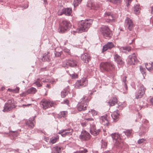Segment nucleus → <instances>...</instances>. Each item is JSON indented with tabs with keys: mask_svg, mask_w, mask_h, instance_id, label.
Returning a JSON list of instances; mask_svg holds the SVG:
<instances>
[{
	"mask_svg": "<svg viewBox=\"0 0 153 153\" xmlns=\"http://www.w3.org/2000/svg\"><path fill=\"white\" fill-rule=\"evenodd\" d=\"M126 78H127V77L126 76H125L124 77H123V81L124 83V87H125V89L127 90L128 89V87H127V83H126Z\"/></svg>",
	"mask_w": 153,
	"mask_h": 153,
	"instance_id": "obj_37",
	"label": "nucleus"
},
{
	"mask_svg": "<svg viewBox=\"0 0 153 153\" xmlns=\"http://www.w3.org/2000/svg\"><path fill=\"white\" fill-rule=\"evenodd\" d=\"M5 89V88L4 87H2L1 88L0 90H1V91H3V90H4Z\"/></svg>",
	"mask_w": 153,
	"mask_h": 153,
	"instance_id": "obj_56",
	"label": "nucleus"
},
{
	"mask_svg": "<svg viewBox=\"0 0 153 153\" xmlns=\"http://www.w3.org/2000/svg\"><path fill=\"white\" fill-rule=\"evenodd\" d=\"M87 152V150L85 149H82L79 151H76L74 153H85Z\"/></svg>",
	"mask_w": 153,
	"mask_h": 153,
	"instance_id": "obj_39",
	"label": "nucleus"
},
{
	"mask_svg": "<svg viewBox=\"0 0 153 153\" xmlns=\"http://www.w3.org/2000/svg\"><path fill=\"white\" fill-rule=\"evenodd\" d=\"M117 98L115 97H114L109 100L108 102V103L110 106H113L117 103Z\"/></svg>",
	"mask_w": 153,
	"mask_h": 153,
	"instance_id": "obj_22",
	"label": "nucleus"
},
{
	"mask_svg": "<svg viewBox=\"0 0 153 153\" xmlns=\"http://www.w3.org/2000/svg\"><path fill=\"white\" fill-rule=\"evenodd\" d=\"M111 116L113 120L115 121L119 118V114L117 111H115L111 114Z\"/></svg>",
	"mask_w": 153,
	"mask_h": 153,
	"instance_id": "obj_28",
	"label": "nucleus"
},
{
	"mask_svg": "<svg viewBox=\"0 0 153 153\" xmlns=\"http://www.w3.org/2000/svg\"><path fill=\"white\" fill-rule=\"evenodd\" d=\"M113 139L116 141L115 145L117 146L121 147L123 143L120 134L118 133H114L111 135Z\"/></svg>",
	"mask_w": 153,
	"mask_h": 153,
	"instance_id": "obj_5",
	"label": "nucleus"
},
{
	"mask_svg": "<svg viewBox=\"0 0 153 153\" xmlns=\"http://www.w3.org/2000/svg\"><path fill=\"white\" fill-rule=\"evenodd\" d=\"M42 80V79H40L39 78H38L36 79V81L34 83L36 84L38 87H41L42 85V83L40 82V81Z\"/></svg>",
	"mask_w": 153,
	"mask_h": 153,
	"instance_id": "obj_32",
	"label": "nucleus"
},
{
	"mask_svg": "<svg viewBox=\"0 0 153 153\" xmlns=\"http://www.w3.org/2000/svg\"><path fill=\"white\" fill-rule=\"evenodd\" d=\"M19 88L18 87H17L15 89H11L10 88H8L7 91L11 92H13L14 93H19Z\"/></svg>",
	"mask_w": 153,
	"mask_h": 153,
	"instance_id": "obj_33",
	"label": "nucleus"
},
{
	"mask_svg": "<svg viewBox=\"0 0 153 153\" xmlns=\"http://www.w3.org/2000/svg\"><path fill=\"white\" fill-rule=\"evenodd\" d=\"M146 89L143 85L140 84L138 92L136 95V98L138 99L141 98L144 94Z\"/></svg>",
	"mask_w": 153,
	"mask_h": 153,
	"instance_id": "obj_11",
	"label": "nucleus"
},
{
	"mask_svg": "<svg viewBox=\"0 0 153 153\" xmlns=\"http://www.w3.org/2000/svg\"><path fill=\"white\" fill-rule=\"evenodd\" d=\"M89 113H91L93 116H94L97 114V112L94 109L91 110V111H89Z\"/></svg>",
	"mask_w": 153,
	"mask_h": 153,
	"instance_id": "obj_38",
	"label": "nucleus"
},
{
	"mask_svg": "<svg viewBox=\"0 0 153 153\" xmlns=\"http://www.w3.org/2000/svg\"><path fill=\"white\" fill-rule=\"evenodd\" d=\"M104 153H113L112 152H110L109 151H106Z\"/></svg>",
	"mask_w": 153,
	"mask_h": 153,
	"instance_id": "obj_58",
	"label": "nucleus"
},
{
	"mask_svg": "<svg viewBox=\"0 0 153 153\" xmlns=\"http://www.w3.org/2000/svg\"><path fill=\"white\" fill-rule=\"evenodd\" d=\"M67 29V22L66 20L62 21L60 24L59 29V31L63 33L66 31Z\"/></svg>",
	"mask_w": 153,
	"mask_h": 153,
	"instance_id": "obj_16",
	"label": "nucleus"
},
{
	"mask_svg": "<svg viewBox=\"0 0 153 153\" xmlns=\"http://www.w3.org/2000/svg\"><path fill=\"white\" fill-rule=\"evenodd\" d=\"M44 1L45 3L46 2L47 3V1L46 0H44Z\"/></svg>",
	"mask_w": 153,
	"mask_h": 153,
	"instance_id": "obj_60",
	"label": "nucleus"
},
{
	"mask_svg": "<svg viewBox=\"0 0 153 153\" xmlns=\"http://www.w3.org/2000/svg\"><path fill=\"white\" fill-rule=\"evenodd\" d=\"M108 1L112 3L117 4H120L122 1V0H108Z\"/></svg>",
	"mask_w": 153,
	"mask_h": 153,
	"instance_id": "obj_34",
	"label": "nucleus"
},
{
	"mask_svg": "<svg viewBox=\"0 0 153 153\" xmlns=\"http://www.w3.org/2000/svg\"><path fill=\"white\" fill-rule=\"evenodd\" d=\"M89 101L88 97L85 96L82 99L81 102L78 105L77 109L79 111H84L87 109L88 103Z\"/></svg>",
	"mask_w": 153,
	"mask_h": 153,
	"instance_id": "obj_4",
	"label": "nucleus"
},
{
	"mask_svg": "<svg viewBox=\"0 0 153 153\" xmlns=\"http://www.w3.org/2000/svg\"><path fill=\"white\" fill-rule=\"evenodd\" d=\"M68 135H71L73 133V130L71 128H68Z\"/></svg>",
	"mask_w": 153,
	"mask_h": 153,
	"instance_id": "obj_41",
	"label": "nucleus"
},
{
	"mask_svg": "<svg viewBox=\"0 0 153 153\" xmlns=\"http://www.w3.org/2000/svg\"><path fill=\"white\" fill-rule=\"evenodd\" d=\"M102 141V142L101 145L102 147V148L106 147L107 146V143L103 140Z\"/></svg>",
	"mask_w": 153,
	"mask_h": 153,
	"instance_id": "obj_43",
	"label": "nucleus"
},
{
	"mask_svg": "<svg viewBox=\"0 0 153 153\" xmlns=\"http://www.w3.org/2000/svg\"><path fill=\"white\" fill-rule=\"evenodd\" d=\"M89 114H87L86 115L85 118L84 119V120L81 123V125L83 127H84L86 126L87 123H89V122H88V121L85 119L86 118H88V117H89Z\"/></svg>",
	"mask_w": 153,
	"mask_h": 153,
	"instance_id": "obj_25",
	"label": "nucleus"
},
{
	"mask_svg": "<svg viewBox=\"0 0 153 153\" xmlns=\"http://www.w3.org/2000/svg\"><path fill=\"white\" fill-rule=\"evenodd\" d=\"M81 58L84 62L87 63L91 60V57L89 54L85 53L82 55Z\"/></svg>",
	"mask_w": 153,
	"mask_h": 153,
	"instance_id": "obj_17",
	"label": "nucleus"
},
{
	"mask_svg": "<svg viewBox=\"0 0 153 153\" xmlns=\"http://www.w3.org/2000/svg\"><path fill=\"white\" fill-rule=\"evenodd\" d=\"M125 134L127 136H129L131 135L132 133L131 130H127L125 131H124Z\"/></svg>",
	"mask_w": 153,
	"mask_h": 153,
	"instance_id": "obj_40",
	"label": "nucleus"
},
{
	"mask_svg": "<svg viewBox=\"0 0 153 153\" xmlns=\"http://www.w3.org/2000/svg\"><path fill=\"white\" fill-rule=\"evenodd\" d=\"M62 53V52H56V53H55V56L56 57H59L60 56L61 54Z\"/></svg>",
	"mask_w": 153,
	"mask_h": 153,
	"instance_id": "obj_49",
	"label": "nucleus"
},
{
	"mask_svg": "<svg viewBox=\"0 0 153 153\" xmlns=\"http://www.w3.org/2000/svg\"><path fill=\"white\" fill-rule=\"evenodd\" d=\"M36 91L37 90L36 88L33 87H31L27 90V92L28 94H34Z\"/></svg>",
	"mask_w": 153,
	"mask_h": 153,
	"instance_id": "obj_29",
	"label": "nucleus"
},
{
	"mask_svg": "<svg viewBox=\"0 0 153 153\" xmlns=\"http://www.w3.org/2000/svg\"><path fill=\"white\" fill-rule=\"evenodd\" d=\"M100 30L105 37H110L111 36V32L107 27L105 26L101 28Z\"/></svg>",
	"mask_w": 153,
	"mask_h": 153,
	"instance_id": "obj_14",
	"label": "nucleus"
},
{
	"mask_svg": "<svg viewBox=\"0 0 153 153\" xmlns=\"http://www.w3.org/2000/svg\"><path fill=\"white\" fill-rule=\"evenodd\" d=\"M42 82H49V80L48 79H45L42 81Z\"/></svg>",
	"mask_w": 153,
	"mask_h": 153,
	"instance_id": "obj_55",
	"label": "nucleus"
},
{
	"mask_svg": "<svg viewBox=\"0 0 153 153\" xmlns=\"http://www.w3.org/2000/svg\"><path fill=\"white\" fill-rule=\"evenodd\" d=\"M70 75L72 79H76L77 78L78 75L76 74H69Z\"/></svg>",
	"mask_w": 153,
	"mask_h": 153,
	"instance_id": "obj_45",
	"label": "nucleus"
},
{
	"mask_svg": "<svg viewBox=\"0 0 153 153\" xmlns=\"http://www.w3.org/2000/svg\"><path fill=\"white\" fill-rule=\"evenodd\" d=\"M140 7L139 4H136L135 5L134 7V11L135 13L136 14H138L140 12Z\"/></svg>",
	"mask_w": 153,
	"mask_h": 153,
	"instance_id": "obj_24",
	"label": "nucleus"
},
{
	"mask_svg": "<svg viewBox=\"0 0 153 153\" xmlns=\"http://www.w3.org/2000/svg\"><path fill=\"white\" fill-rule=\"evenodd\" d=\"M138 62L136 55L134 53L130 55L128 59L127 63L130 65H135Z\"/></svg>",
	"mask_w": 153,
	"mask_h": 153,
	"instance_id": "obj_9",
	"label": "nucleus"
},
{
	"mask_svg": "<svg viewBox=\"0 0 153 153\" xmlns=\"http://www.w3.org/2000/svg\"><path fill=\"white\" fill-rule=\"evenodd\" d=\"M114 58L115 61L117 64L120 65H122L124 62L123 61L121 57L117 54H115L114 55Z\"/></svg>",
	"mask_w": 153,
	"mask_h": 153,
	"instance_id": "obj_20",
	"label": "nucleus"
},
{
	"mask_svg": "<svg viewBox=\"0 0 153 153\" xmlns=\"http://www.w3.org/2000/svg\"><path fill=\"white\" fill-rule=\"evenodd\" d=\"M71 67H74L77 65L76 61L73 60H69L68 62V65Z\"/></svg>",
	"mask_w": 153,
	"mask_h": 153,
	"instance_id": "obj_27",
	"label": "nucleus"
},
{
	"mask_svg": "<svg viewBox=\"0 0 153 153\" xmlns=\"http://www.w3.org/2000/svg\"><path fill=\"white\" fill-rule=\"evenodd\" d=\"M140 70L143 74L145 73V69H144L142 66H140Z\"/></svg>",
	"mask_w": 153,
	"mask_h": 153,
	"instance_id": "obj_47",
	"label": "nucleus"
},
{
	"mask_svg": "<svg viewBox=\"0 0 153 153\" xmlns=\"http://www.w3.org/2000/svg\"><path fill=\"white\" fill-rule=\"evenodd\" d=\"M72 27V25L70 22H68V29L69 28H71Z\"/></svg>",
	"mask_w": 153,
	"mask_h": 153,
	"instance_id": "obj_52",
	"label": "nucleus"
},
{
	"mask_svg": "<svg viewBox=\"0 0 153 153\" xmlns=\"http://www.w3.org/2000/svg\"><path fill=\"white\" fill-rule=\"evenodd\" d=\"M91 137L88 132L85 131H82L79 136V138L82 140H88L90 139Z\"/></svg>",
	"mask_w": 153,
	"mask_h": 153,
	"instance_id": "obj_12",
	"label": "nucleus"
},
{
	"mask_svg": "<svg viewBox=\"0 0 153 153\" xmlns=\"http://www.w3.org/2000/svg\"><path fill=\"white\" fill-rule=\"evenodd\" d=\"M100 68L102 71H108L115 68L114 65L111 62H102L100 65Z\"/></svg>",
	"mask_w": 153,
	"mask_h": 153,
	"instance_id": "obj_3",
	"label": "nucleus"
},
{
	"mask_svg": "<svg viewBox=\"0 0 153 153\" xmlns=\"http://www.w3.org/2000/svg\"><path fill=\"white\" fill-rule=\"evenodd\" d=\"M88 81L86 78L82 79L81 80H77L75 83V87L76 88H80L87 85Z\"/></svg>",
	"mask_w": 153,
	"mask_h": 153,
	"instance_id": "obj_8",
	"label": "nucleus"
},
{
	"mask_svg": "<svg viewBox=\"0 0 153 153\" xmlns=\"http://www.w3.org/2000/svg\"><path fill=\"white\" fill-rule=\"evenodd\" d=\"M46 87H47L48 88H50V85H49V84H47Z\"/></svg>",
	"mask_w": 153,
	"mask_h": 153,
	"instance_id": "obj_57",
	"label": "nucleus"
},
{
	"mask_svg": "<svg viewBox=\"0 0 153 153\" xmlns=\"http://www.w3.org/2000/svg\"><path fill=\"white\" fill-rule=\"evenodd\" d=\"M85 119L88 121L90 125V133L93 135L96 136L98 134L100 131V130L96 129V125L95 123V120L94 119L92 118H86Z\"/></svg>",
	"mask_w": 153,
	"mask_h": 153,
	"instance_id": "obj_2",
	"label": "nucleus"
},
{
	"mask_svg": "<svg viewBox=\"0 0 153 153\" xmlns=\"http://www.w3.org/2000/svg\"><path fill=\"white\" fill-rule=\"evenodd\" d=\"M61 148L56 146L53 148L52 153H60Z\"/></svg>",
	"mask_w": 153,
	"mask_h": 153,
	"instance_id": "obj_26",
	"label": "nucleus"
},
{
	"mask_svg": "<svg viewBox=\"0 0 153 153\" xmlns=\"http://www.w3.org/2000/svg\"><path fill=\"white\" fill-rule=\"evenodd\" d=\"M125 25L127 29L129 30H131L134 26V25L132 20L128 18H127L125 21Z\"/></svg>",
	"mask_w": 153,
	"mask_h": 153,
	"instance_id": "obj_13",
	"label": "nucleus"
},
{
	"mask_svg": "<svg viewBox=\"0 0 153 153\" xmlns=\"http://www.w3.org/2000/svg\"><path fill=\"white\" fill-rule=\"evenodd\" d=\"M67 89L66 88L64 89L61 92V95L62 97L64 98L65 97L67 94Z\"/></svg>",
	"mask_w": 153,
	"mask_h": 153,
	"instance_id": "obj_35",
	"label": "nucleus"
},
{
	"mask_svg": "<svg viewBox=\"0 0 153 153\" xmlns=\"http://www.w3.org/2000/svg\"><path fill=\"white\" fill-rule=\"evenodd\" d=\"M114 47L113 44L111 42H108L103 47L102 51L104 52L108 49H110Z\"/></svg>",
	"mask_w": 153,
	"mask_h": 153,
	"instance_id": "obj_21",
	"label": "nucleus"
},
{
	"mask_svg": "<svg viewBox=\"0 0 153 153\" xmlns=\"http://www.w3.org/2000/svg\"><path fill=\"white\" fill-rule=\"evenodd\" d=\"M61 135L62 137H65L67 135V132L65 131H63L61 133Z\"/></svg>",
	"mask_w": 153,
	"mask_h": 153,
	"instance_id": "obj_46",
	"label": "nucleus"
},
{
	"mask_svg": "<svg viewBox=\"0 0 153 153\" xmlns=\"http://www.w3.org/2000/svg\"><path fill=\"white\" fill-rule=\"evenodd\" d=\"M146 67L147 69L149 70H151L153 69V62H149L146 64Z\"/></svg>",
	"mask_w": 153,
	"mask_h": 153,
	"instance_id": "obj_30",
	"label": "nucleus"
},
{
	"mask_svg": "<svg viewBox=\"0 0 153 153\" xmlns=\"http://www.w3.org/2000/svg\"><path fill=\"white\" fill-rule=\"evenodd\" d=\"M132 0H126V5L127 7H128L131 3V2Z\"/></svg>",
	"mask_w": 153,
	"mask_h": 153,
	"instance_id": "obj_51",
	"label": "nucleus"
},
{
	"mask_svg": "<svg viewBox=\"0 0 153 153\" xmlns=\"http://www.w3.org/2000/svg\"><path fill=\"white\" fill-rule=\"evenodd\" d=\"M16 106V105L12 100H8L7 103L5 104L3 111L4 112L9 111Z\"/></svg>",
	"mask_w": 153,
	"mask_h": 153,
	"instance_id": "obj_6",
	"label": "nucleus"
},
{
	"mask_svg": "<svg viewBox=\"0 0 153 153\" xmlns=\"http://www.w3.org/2000/svg\"><path fill=\"white\" fill-rule=\"evenodd\" d=\"M66 114V113L65 111H62L61 112V117H65V116Z\"/></svg>",
	"mask_w": 153,
	"mask_h": 153,
	"instance_id": "obj_53",
	"label": "nucleus"
},
{
	"mask_svg": "<svg viewBox=\"0 0 153 153\" xmlns=\"http://www.w3.org/2000/svg\"><path fill=\"white\" fill-rule=\"evenodd\" d=\"M151 13H153V7H152Z\"/></svg>",
	"mask_w": 153,
	"mask_h": 153,
	"instance_id": "obj_59",
	"label": "nucleus"
},
{
	"mask_svg": "<svg viewBox=\"0 0 153 153\" xmlns=\"http://www.w3.org/2000/svg\"><path fill=\"white\" fill-rule=\"evenodd\" d=\"M105 19L108 22H115L116 18L113 14L110 13H106L105 14Z\"/></svg>",
	"mask_w": 153,
	"mask_h": 153,
	"instance_id": "obj_10",
	"label": "nucleus"
},
{
	"mask_svg": "<svg viewBox=\"0 0 153 153\" xmlns=\"http://www.w3.org/2000/svg\"><path fill=\"white\" fill-rule=\"evenodd\" d=\"M41 104L42 105L43 109L45 110L53 107L54 104L53 101L49 100H42L41 102Z\"/></svg>",
	"mask_w": 153,
	"mask_h": 153,
	"instance_id": "obj_7",
	"label": "nucleus"
},
{
	"mask_svg": "<svg viewBox=\"0 0 153 153\" xmlns=\"http://www.w3.org/2000/svg\"><path fill=\"white\" fill-rule=\"evenodd\" d=\"M120 49L121 50H126L127 51H129L131 50V48L130 47H122L120 48Z\"/></svg>",
	"mask_w": 153,
	"mask_h": 153,
	"instance_id": "obj_42",
	"label": "nucleus"
},
{
	"mask_svg": "<svg viewBox=\"0 0 153 153\" xmlns=\"http://www.w3.org/2000/svg\"><path fill=\"white\" fill-rule=\"evenodd\" d=\"M3 0H0V2H2Z\"/></svg>",
	"mask_w": 153,
	"mask_h": 153,
	"instance_id": "obj_62",
	"label": "nucleus"
},
{
	"mask_svg": "<svg viewBox=\"0 0 153 153\" xmlns=\"http://www.w3.org/2000/svg\"><path fill=\"white\" fill-rule=\"evenodd\" d=\"M67 52H68V54L69 55L70 54V52H69L68 51H67Z\"/></svg>",
	"mask_w": 153,
	"mask_h": 153,
	"instance_id": "obj_61",
	"label": "nucleus"
},
{
	"mask_svg": "<svg viewBox=\"0 0 153 153\" xmlns=\"http://www.w3.org/2000/svg\"><path fill=\"white\" fill-rule=\"evenodd\" d=\"M146 140L145 139H141L139 140L138 141V143L139 144H141L144 141H145Z\"/></svg>",
	"mask_w": 153,
	"mask_h": 153,
	"instance_id": "obj_48",
	"label": "nucleus"
},
{
	"mask_svg": "<svg viewBox=\"0 0 153 153\" xmlns=\"http://www.w3.org/2000/svg\"><path fill=\"white\" fill-rule=\"evenodd\" d=\"M92 23V20L91 19L81 21L79 22L76 31L79 33L87 31Z\"/></svg>",
	"mask_w": 153,
	"mask_h": 153,
	"instance_id": "obj_1",
	"label": "nucleus"
},
{
	"mask_svg": "<svg viewBox=\"0 0 153 153\" xmlns=\"http://www.w3.org/2000/svg\"><path fill=\"white\" fill-rule=\"evenodd\" d=\"M82 0H74V7L77 6L81 2Z\"/></svg>",
	"mask_w": 153,
	"mask_h": 153,
	"instance_id": "obj_36",
	"label": "nucleus"
},
{
	"mask_svg": "<svg viewBox=\"0 0 153 153\" xmlns=\"http://www.w3.org/2000/svg\"><path fill=\"white\" fill-rule=\"evenodd\" d=\"M102 123L104 125L108 126L109 124V120L106 114L102 116L100 118Z\"/></svg>",
	"mask_w": 153,
	"mask_h": 153,
	"instance_id": "obj_18",
	"label": "nucleus"
},
{
	"mask_svg": "<svg viewBox=\"0 0 153 153\" xmlns=\"http://www.w3.org/2000/svg\"><path fill=\"white\" fill-rule=\"evenodd\" d=\"M59 137L57 136L56 137H53L51 138L49 140V143L50 144H53L55 143L59 140Z\"/></svg>",
	"mask_w": 153,
	"mask_h": 153,
	"instance_id": "obj_23",
	"label": "nucleus"
},
{
	"mask_svg": "<svg viewBox=\"0 0 153 153\" xmlns=\"http://www.w3.org/2000/svg\"><path fill=\"white\" fill-rule=\"evenodd\" d=\"M149 101L152 105L153 106V97L150 99Z\"/></svg>",
	"mask_w": 153,
	"mask_h": 153,
	"instance_id": "obj_54",
	"label": "nucleus"
},
{
	"mask_svg": "<svg viewBox=\"0 0 153 153\" xmlns=\"http://www.w3.org/2000/svg\"><path fill=\"white\" fill-rule=\"evenodd\" d=\"M67 103H68V102H67Z\"/></svg>",
	"mask_w": 153,
	"mask_h": 153,
	"instance_id": "obj_64",
	"label": "nucleus"
},
{
	"mask_svg": "<svg viewBox=\"0 0 153 153\" xmlns=\"http://www.w3.org/2000/svg\"><path fill=\"white\" fill-rule=\"evenodd\" d=\"M87 5L91 9L94 10H97L100 7L99 4L97 3L93 2L91 1H88Z\"/></svg>",
	"mask_w": 153,
	"mask_h": 153,
	"instance_id": "obj_15",
	"label": "nucleus"
},
{
	"mask_svg": "<svg viewBox=\"0 0 153 153\" xmlns=\"http://www.w3.org/2000/svg\"><path fill=\"white\" fill-rule=\"evenodd\" d=\"M72 12V10L71 8H68V16H70Z\"/></svg>",
	"mask_w": 153,
	"mask_h": 153,
	"instance_id": "obj_44",
	"label": "nucleus"
},
{
	"mask_svg": "<svg viewBox=\"0 0 153 153\" xmlns=\"http://www.w3.org/2000/svg\"><path fill=\"white\" fill-rule=\"evenodd\" d=\"M67 9L66 8H64L61 10H59L58 12V14L59 16H61L62 15L65 14L67 15Z\"/></svg>",
	"mask_w": 153,
	"mask_h": 153,
	"instance_id": "obj_31",
	"label": "nucleus"
},
{
	"mask_svg": "<svg viewBox=\"0 0 153 153\" xmlns=\"http://www.w3.org/2000/svg\"><path fill=\"white\" fill-rule=\"evenodd\" d=\"M30 105V104H28V105H25V106H27V105Z\"/></svg>",
	"mask_w": 153,
	"mask_h": 153,
	"instance_id": "obj_63",
	"label": "nucleus"
},
{
	"mask_svg": "<svg viewBox=\"0 0 153 153\" xmlns=\"http://www.w3.org/2000/svg\"><path fill=\"white\" fill-rule=\"evenodd\" d=\"M28 94H27V91L26 92H24L20 94V96L21 97H25V96L26 95Z\"/></svg>",
	"mask_w": 153,
	"mask_h": 153,
	"instance_id": "obj_50",
	"label": "nucleus"
},
{
	"mask_svg": "<svg viewBox=\"0 0 153 153\" xmlns=\"http://www.w3.org/2000/svg\"><path fill=\"white\" fill-rule=\"evenodd\" d=\"M34 118H30L26 122V125L30 128H33L35 126V122Z\"/></svg>",
	"mask_w": 153,
	"mask_h": 153,
	"instance_id": "obj_19",
	"label": "nucleus"
}]
</instances>
